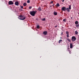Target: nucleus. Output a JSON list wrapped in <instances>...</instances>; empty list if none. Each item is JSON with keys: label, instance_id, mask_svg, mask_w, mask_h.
Wrapping results in <instances>:
<instances>
[{"label": "nucleus", "instance_id": "f257e3e1", "mask_svg": "<svg viewBox=\"0 0 79 79\" xmlns=\"http://www.w3.org/2000/svg\"><path fill=\"white\" fill-rule=\"evenodd\" d=\"M35 13H36V11H31L30 12V14L31 16H35Z\"/></svg>", "mask_w": 79, "mask_h": 79}, {"label": "nucleus", "instance_id": "c756f323", "mask_svg": "<svg viewBox=\"0 0 79 79\" xmlns=\"http://www.w3.org/2000/svg\"><path fill=\"white\" fill-rule=\"evenodd\" d=\"M53 1H52L51 2H50V3H53Z\"/></svg>", "mask_w": 79, "mask_h": 79}, {"label": "nucleus", "instance_id": "7ed1b4c3", "mask_svg": "<svg viewBox=\"0 0 79 79\" xmlns=\"http://www.w3.org/2000/svg\"><path fill=\"white\" fill-rule=\"evenodd\" d=\"M76 40V38L75 36H73L72 37V40L73 41V42H74Z\"/></svg>", "mask_w": 79, "mask_h": 79}, {"label": "nucleus", "instance_id": "c9c22d12", "mask_svg": "<svg viewBox=\"0 0 79 79\" xmlns=\"http://www.w3.org/2000/svg\"><path fill=\"white\" fill-rule=\"evenodd\" d=\"M60 39H62V38L60 37Z\"/></svg>", "mask_w": 79, "mask_h": 79}, {"label": "nucleus", "instance_id": "9b49d317", "mask_svg": "<svg viewBox=\"0 0 79 79\" xmlns=\"http://www.w3.org/2000/svg\"><path fill=\"white\" fill-rule=\"evenodd\" d=\"M70 48H73V44H72V43L70 44Z\"/></svg>", "mask_w": 79, "mask_h": 79}, {"label": "nucleus", "instance_id": "f8f14e48", "mask_svg": "<svg viewBox=\"0 0 79 79\" xmlns=\"http://www.w3.org/2000/svg\"><path fill=\"white\" fill-rule=\"evenodd\" d=\"M57 12H54V15H57Z\"/></svg>", "mask_w": 79, "mask_h": 79}, {"label": "nucleus", "instance_id": "c85d7f7f", "mask_svg": "<svg viewBox=\"0 0 79 79\" xmlns=\"http://www.w3.org/2000/svg\"><path fill=\"white\" fill-rule=\"evenodd\" d=\"M21 8H22V9H23V6H21Z\"/></svg>", "mask_w": 79, "mask_h": 79}, {"label": "nucleus", "instance_id": "7c9ffc66", "mask_svg": "<svg viewBox=\"0 0 79 79\" xmlns=\"http://www.w3.org/2000/svg\"><path fill=\"white\" fill-rule=\"evenodd\" d=\"M58 26L57 25H56V26H55L54 27H57Z\"/></svg>", "mask_w": 79, "mask_h": 79}, {"label": "nucleus", "instance_id": "9d476101", "mask_svg": "<svg viewBox=\"0 0 79 79\" xmlns=\"http://www.w3.org/2000/svg\"><path fill=\"white\" fill-rule=\"evenodd\" d=\"M66 10H67V11L68 12H69V11H70V10H69V9L68 8H66Z\"/></svg>", "mask_w": 79, "mask_h": 79}, {"label": "nucleus", "instance_id": "72a5a7b5", "mask_svg": "<svg viewBox=\"0 0 79 79\" xmlns=\"http://www.w3.org/2000/svg\"><path fill=\"white\" fill-rule=\"evenodd\" d=\"M52 6H50V7H52Z\"/></svg>", "mask_w": 79, "mask_h": 79}, {"label": "nucleus", "instance_id": "4be33fe9", "mask_svg": "<svg viewBox=\"0 0 79 79\" xmlns=\"http://www.w3.org/2000/svg\"><path fill=\"white\" fill-rule=\"evenodd\" d=\"M32 8V6H29V10H31V9Z\"/></svg>", "mask_w": 79, "mask_h": 79}, {"label": "nucleus", "instance_id": "412c9836", "mask_svg": "<svg viewBox=\"0 0 79 79\" xmlns=\"http://www.w3.org/2000/svg\"><path fill=\"white\" fill-rule=\"evenodd\" d=\"M67 40H68V41H69V42H71V40H70V39H67Z\"/></svg>", "mask_w": 79, "mask_h": 79}, {"label": "nucleus", "instance_id": "dca6fc26", "mask_svg": "<svg viewBox=\"0 0 79 79\" xmlns=\"http://www.w3.org/2000/svg\"><path fill=\"white\" fill-rule=\"evenodd\" d=\"M36 28L37 29H39L40 28V26L39 25H37Z\"/></svg>", "mask_w": 79, "mask_h": 79}, {"label": "nucleus", "instance_id": "6ab92c4d", "mask_svg": "<svg viewBox=\"0 0 79 79\" xmlns=\"http://www.w3.org/2000/svg\"><path fill=\"white\" fill-rule=\"evenodd\" d=\"M56 5L57 6H60V4H59V3H57L56 4Z\"/></svg>", "mask_w": 79, "mask_h": 79}, {"label": "nucleus", "instance_id": "ddd939ff", "mask_svg": "<svg viewBox=\"0 0 79 79\" xmlns=\"http://www.w3.org/2000/svg\"><path fill=\"white\" fill-rule=\"evenodd\" d=\"M23 6H26V5H27V4H26V3H23Z\"/></svg>", "mask_w": 79, "mask_h": 79}, {"label": "nucleus", "instance_id": "4468645a", "mask_svg": "<svg viewBox=\"0 0 79 79\" xmlns=\"http://www.w3.org/2000/svg\"><path fill=\"white\" fill-rule=\"evenodd\" d=\"M69 10H71V5L69 6Z\"/></svg>", "mask_w": 79, "mask_h": 79}, {"label": "nucleus", "instance_id": "2f4dec72", "mask_svg": "<svg viewBox=\"0 0 79 79\" xmlns=\"http://www.w3.org/2000/svg\"><path fill=\"white\" fill-rule=\"evenodd\" d=\"M64 0H62V2H64Z\"/></svg>", "mask_w": 79, "mask_h": 79}, {"label": "nucleus", "instance_id": "a878e982", "mask_svg": "<svg viewBox=\"0 0 79 79\" xmlns=\"http://www.w3.org/2000/svg\"><path fill=\"white\" fill-rule=\"evenodd\" d=\"M27 3H30V1H29V0H28L27 1Z\"/></svg>", "mask_w": 79, "mask_h": 79}, {"label": "nucleus", "instance_id": "20e7f679", "mask_svg": "<svg viewBox=\"0 0 79 79\" xmlns=\"http://www.w3.org/2000/svg\"><path fill=\"white\" fill-rule=\"evenodd\" d=\"M62 11H65L66 10V8L64 7H62L61 9Z\"/></svg>", "mask_w": 79, "mask_h": 79}, {"label": "nucleus", "instance_id": "f704fd0d", "mask_svg": "<svg viewBox=\"0 0 79 79\" xmlns=\"http://www.w3.org/2000/svg\"><path fill=\"white\" fill-rule=\"evenodd\" d=\"M71 19H73V17L71 18Z\"/></svg>", "mask_w": 79, "mask_h": 79}, {"label": "nucleus", "instance_id": "f03ea898", "mask_svg": "<svg viewBox=\"0 0 79 79\" xmlns=\"http://www.w3.org/2000/svg\"><path fill=\"white\" fill-rule=\"evenodd\" d=\"M18 18H19V19L21 20H24L26 19V17H25L24 15H22L21 18H19L18 17Z\"/></svg>", "mask_w": 79, "mask_h": 79}, {"label": "nucleus", "instance_id": "bb28decb", "mask_svg": "<svg viewBox=\"0 0 79 79\" xmlns=\"http://www.w3.org/2000/svg\"><path fill=\"white\" fill-rule=\"evenodd\" d=\"M76 27H79V24H78V25H76Z\"/></svg>", "mask_w": 79, "mask_h": 79}, {"label": "nucleus", "instance_id": "a211bd4d", "mask_svg": "<svg viewBox=\"0 0 79 79\" xmlns=\"http://www.w3.org/2000/svg\"><path fill=\"white\" fill-rule=\"evenodd\" d=\"M75 24H78V21H76L75 22Z\"/></svg>", "mask_w": 79, "mask_h": 79}, {"label": "nucleus", "instance_id": "393cba45", "mask_svg": "<svg viewBox=\"0 0 79 79\" xmlns=\"http://www.w3.org/2000/svg\"><path fill=\"white\" fill-rule=\"evenodd\" d=\"M22 16H23V15H19V18H21L22 17Z\"/></svg>", "mask_w": 79, "mask_h": 79}, {"label": "nucleus", "instance_id": "2eb2a0df", "mask_svg": "<svg viewBox=\"0 0 79 79\" xmlns=\"http://www.w3.org/2000/svg\"><path fill=\"white\" fill-rule=\"evenodd\" d=\"M64 22H66V19H65L63 20Z\"/></svg>", "mask_w": 79, "mask_h": 79}, {"label": "nucleus", "instance_id": "6e6552de", "mask_svg": "<svg viewBox=\"0 0 79 79\" xmlns=\"http://www.w3.org/2000/svg\"><path fill=\"white\" fill-rule=\"evenodd\" d=\"M43 34L44 35H47V31H44L43 32Z\"/></svg>", "mask_w": 79, "mask_h": 79}, {"label": "nucleus", "instance_id": "5701e85b", "mask_svg": "<svg viewBox=\"0 0 79 79\" xmlns=\"http://www.w3.org/2000/svg\"><path fill=\"white\" fill-rule=\"evenodd\" d=\"M42 21H45V19L44 18L42 19Z\"/></svg>", "mask_w": 79, "mask_h": 79}, {"label": "nucleus", "instance_id": "f3484780", "mask_svg": "<svg viewBox=\"0 0 79 79\" xmlns=\"http://www.w3.org/2000/svg\"><path fill=\"white\" fill-rule=\"evenodd\" d=\"M63 42V40H59L58 41L59 43H60V42Z\"/></svg>", "mask_w": 79, "mask_h": 79}, {"label": "nucleus", "instance_id": "b1692460", "mask_svg": "<svg viewBox=\"0 0 79 79\" xmlns=\"http://www.w3.org/2000/svg\"><path fill=\"white\" fill-rule=\"evenodd\" d=\"M66 34L67 35L69 34V32H68V31H66Z\"/></svg>", "mask_w": 79, "mask_h": 79}, {"label": "nucleus", "instance_id": "423d86ee", "mask_svg": "<svg viewBox=\"0 0 79 79\" xmlns=\"http://www.w3.org/2000/svg\"><path fill=\"white\" fill-rule=\"evenodd\" d=\"M15 5H16L17 6H18L19 5V2H15Z\"/></svg>", "mask_w": 79, "mask_h": 79}, {"label": "nucleus", "instance_id": "e433bc0d", "mask_svg": "<svg viewBox=\"0 0 79 79\" xmlns=\"http://www.w3.org/2000/svg\"><path fill=\"white\" fill-rule=\"evenodd\" d=\"M78 14L79 15V12L78 13Z\"/></svg>", "mask_w": 79, "mask_h": 79}, {"label": "nucleus", "instance_id": "473e14b6", "mask_svg": "<svg viewBox=\"0 0 79 79\" xmlns=\"http://www.w3.org/2000/svg\"><path fill=\"white\" fill-rule=\"evenodd\" d=\"M54 5H55V4H54L53 5H52V6L53 7H54Z\"/></svg>", "mask_w": 79, "mask_h": 79}, {"label": "nucleus", "instance_id": "cd10ccee", "mask_svg": "<svg viewBox=\"0 0 79 79\" xmlns=\"http://www.w3.org/2000/svg\"><path fill=\"white\" fill-rule=\"evenodd\" d=\"M67 37H69V34L67 35Z\"/></svg>", "mask_w": 79, "mask_h": 79}, {"label": "nucleus", "instance_id": "1a4fd4ad", "mask_svg": "<svg viewBox=\"0 0 79 79\" xmlns=\"http://www.w3.org/2000/svg\"><path fill=\"white\" fill-rule=\"evenodd\" d=\"M38 10H39V11H41V10H42L40 6V7H38Z\"/></svg>", "mask_w": 79, "mask_h": 79}, {"label": "nucleus", "instance_id": "aec40b11", "mask_svg": "<svg viewBox=\"0 0 79 79\" xmlns=\"http://www.w3.org/2000/svg\"><path fill=\"white\" fill-rule=\"evenodd\" d=\"M75 34L77 35L78 34V32H77V31H75Z\"/></svg>", "mask_w": 79, "mask_h": 79}, {"label": "nucleus", "instance_id": "39448f33", "mask_svg": "<svg viewBox=\"0 0 79 79\" xmlns=\"http://www.w3.org/2000/svg\"><path fill=\"white\" fill-rule=\"evenodd\" d=\"M9 5H13V2L12 1H10L8 2Z\"/></svg>", "mask_w": 79, "mask_h": 79}, {"label": "nucleus", "instance_id": "0eeeda50", "mask_svg": "<svg viewBox=\"0 0 79 79\" xmlns=\"http://www.w3.org/2000/svg\"><path fill=\"white\" fill-rule=\"evenodd\" d=\"M67 50L68 51V52H69L70 54H71V51H70V50H69V48H68V49H67Z\"/></svg>", "mask_w": 79, "mask_h": 79}]
</instances>
